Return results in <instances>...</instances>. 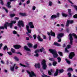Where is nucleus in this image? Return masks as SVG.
I'll list each match as a JSON object with an SVG mask.
<instances>
[{
	"label": "nucleus",
	"mask_w": 77,
	"mask_h": 77,
	"mask_svg": "<svg viewBox=\"0 0 77 77\" xmlns=\"http://www.w3.org/2000/svg\"><path fill=\"white\" fill-rule=\"evenodd\" d=\"M72 36H74L75 38V39H77V36H76V35L75 34H69V36H70V37L69 38V39L70 40V42H69V44L70 45H67V48H71V46L72 45V40H73V39L72 38Z\"/></svg>",
	"instance_id": "1"
},
{
	"label": "nucleus",
	"mask_w": 77,
	"mask_h": 77,
	"mask_svg": "<svg viewBox=\"0 0 77 77\" xmlns=\"http://www.w3.org/2000/svg\"><path fill=\"white\" fill-rule=\"evenodd\" d=\"M49 51L52 54L54 58H57L58 57V54H57V52H56V50L49 49Z\"/></svg>",
	"instance_id": "2"
},
{
	"label": "nucleus",
	"mask_w": 77,
	"mask_h": 77,
	"mask_svg": "<svg viewBox=\"0 0 77 77\" xmlns=\"http://www.w3.org/2000/svg\"><path fill=\"white\" fill-rule=\"evenodd\" d=\"M13 22L14 24L16 23V21H11V23H10L6 22L4 25V26L5 28L6 29H7V27H8V26H9L10 28H12V24L13 23Z\"/></svg>",
	"instance_id": "3"
},
{
	"label": "nucleus",
	"mask_w": 77,
	"mask_h": 77,
	"mask_svg": "<svg viewBox=\"0 0 77 77\" xmlns=\"http://www.w3.org/2000/svg\"><path fill=\"white\" fill-rule=\"evenodd\" d=\"M45 60H43L42 62V68L43 69L45 70L47 67V66L46 65V63H45Z\"/></svg>",
	"instance_id": "4"
},
{
	"label": "nucleus",
	"mask_w": 77,
	"mask_h": 77,
	"mask_svg": "<svg viewBox=\"0 0 77 77\" xmlns=\"http://www.w3.org/2000/svg\"><path fill=\"white\" fill-rule=\"evenodd\" d=\"M27 72L29 75V77H36V74H35L34 72L31 71V72H29V71L27 70Z\"/></svg>",
	"instance_id": "5"
},
{
	"label": "nucleus",
	"mask_w": 77,
	"mask_h": 77,
	"mask_svg": "<svg viewBox=\"0 0 77 77\" xmlns=\"http://www.w3.org/2000/svg\"><path fill=\"white\" fill-rule=\"evenodd\" d=\"M18 26L20 27H24V22L23 20L19 21L18 22Z\"/></svg>",
	"instance_id": "6"
},
{
	"label": "nucleus",
	"mask_w": 77,
	"mask_h": 77,
	"mask_svg": "<svg viewBox=\"0 0 77 77\" xmlns=\"http://www.w3.org/2000/svg\"><path fill=\"white\" fill-rule=\"evenodd\" d=\"M75 54L74 52H71L69 54V57L70 59H72L73 57H74Z\"/></svg>",
	"instance_id": "7"
},
{
	"label": "nucleus",
	"mask_w": 77,
	"mask_h": 77,
	"mask_svg": "<svg viewBox=\"0 0 77 77\" xmlns=\"http://www.w3.org/2000/svg\"><path fill=\"white\" fill-rule=\"evenodd\" d=\"M47 34L49 35V36H50L51 34V36H53L54 37L55 35V33L54 32H53L52 30L51 31L50 33L49 32H48Z\"/></svg>",
	"instance_id": "8"
},
{
	"label": "nucleus",
	"mask_w": 77,
	"mask_h": 77,
	"mask_svg": "<svg viewBox=\"0 0 77 77\" xmlns=\"http://www.w3.org/2000/svg\"><path fill=\"white\" fill-rule=\"evenodd\" d=\"M44 48H42L41 49H40V50H37L35 51V53H39V51H40L41 53H42L43 51H44Z\"/></svg>",
	"instance_id": "9"
},
{
	"label": "nucleus",
	"mask_w": 77,
	"mask_h": 77,
	"mask_svg": "<svg viewBox=\"0 0 77 77\" xmlns=\"http://www.w3.org/2000/svg\"><path fill=\"white\" fill-rule=\"evenodd\" d=\"M26 29L27 31H28V32H26V34L29 36V33H31V30L29 29V26L28 25L26 26Z\"/></svg>",
	"instance_id": "10"
},
{
	"label": "nucleus",
	"mask_w": 77,
	"mask_h": 77,
	"mask_svg": "<svg viewBox=\"0 0 77 77\" xmlns=\"http://www.w3.org/2000/svg\"><path fill=\"white\" fill-rule=\"evenodd\" d=\"M29 26L30 28L31 29H33V28H34V25L33 24V22H30L29 23Z\"/></svg>",
	"instance_id": "11"
},
{
	"label": "nucleus",
	"mask_w": 77,
	"mask_h": 77,
	"mask_svg": "<svg viewBox=\"0 0 77 77\" xmlns=\"http://www.w3.org/2000/svg\"><path fill=\"white\" fill-rule=\"evenodd\" d=\"M63 34L62 33L58 34L57 39H60V38H62V37H63Z\"/></svg>",
	"instance_id": "12"
},
{
	"label": "nucleus",
	"mask_w": 77,
	"mask_h": 77,
	"mask_svg": "<svg viewBox=\"0 0 77 77\" xmlns=\"http://www.w3.org/2000/svg\"><path fill=\"white\" fill-rule=\"evenodd\" d=\"M15 65H16V64H14L13 67L11 66L10 67V70H11V71H14V68Z\"/></svg>",
	"instance_id": "13"
},
{
	"label": "nucleus",
	"mask_w": 77,
	"mask_h": 77,
	"mask_svg": "<svg viewBox=\"0 0 77 77\" xmlns=\"http://www.w3.org/2000/svg\"><path fill=\"white\" fill-rule=\"evenodd\" d=\"M37 38L39 41H40V42H42V41H43V39H42L39 35H38Z\"/></svg>",
	"instance_id": "14"
},
{
	"label": "nucleus",
	"mask_w": 77,
	"mask_h": 77,
	"mask_svg": "<svg viewBox=\"0 0 77 77\" xmlns=\"http://www.w3.org/2000/svg\"><path fill=\"white\" fill-rule=\"evenodd\" d=\"M14 47L16 49H18L20 48H21V46L19 45H14Z\"/></svg>",
	"instance_id": "15"
},
{
	"label": "nucleus",
	"mask_w": 77,
	"mask_h": 77,
	"mask_svg": "<svg viewBox=\"0 0 77 77\" xmlns=\"http://www.w3.org/2000/svg\"><path fill=\"white\" fill-rule=\"evenodd\" d=\"M24 50H26V51H30V49L28 48L26 46H25L24 47Z\"/></svg>",
	"instance_id": "16"
},
{
	"label": "nucleus",
	"mask_w": 77,
	"mask_h": 77,
	"mask_svg": "<svg viewBox=\"0 0 77 77\" xmlns=\"http://www.w3.org/2000/svg\"><path fill=\"white\" fill-rule=\"evenodd\" d=\"M11 5V2H7V5H6L7 7L9 8H11V6L9 5Z\"/></svg>",
	"instance_id": "17"
},
{
	"label": "nucleus",
	"mask_w": 77,
	"mask_h": 77,
	"mask_svg": "<svg viewBox=\"0 0 77 77\" xmlns=\"http://www.w3.org/2000/svg\"><path fill=\"white\" fill-rule=\"evenodd\" d=\"M58 74H59V70L58 69H57L56 72L54 74V76H56V75H57Z\"/></svg>",
	"instance_id": "18"
},
{
	"label": "nucleus",
	"mask_w": 77,
	"mask_h": 77,
	"mask_svg": "<svg viewBox=\"0 0 77 77\" xmlns=\"http://www.w3.org/2000/svg\"><path fill=\"white\" fill-rule=\"evenodd\" d=\"M27 45L29 48H32V47H33L32 44L31 43H28Z\"/></svg>",
	"instance_id": "19"
},
{
	"label": "nucleus",
	"mask_w": 77,
	"mask_h": 77,
	"mask_svg": "<svg viewBox=\"0 0 77 77\" xmlns=\"http://www.w3.org/2000/svg\"><path fill=\"white\" fill-rule=\"evenodd\" d=\"M57 17V16L55 15H53L51 16V19H54V18H56Z\"/></svg>",
	"instance_id": "20"
},
{
	"label": "nucleus",
	"mask_w": 77,
	"mask_h": 77,
	"mask_svg": "<svg viewBox=\"0 0 77 77\" xmlns=\"http://www.w3.org/2000/svg\"><path fill=\"white\" fill-rule=\"evenodd\" d=\"M20 15H22V16H27V14L25 13H20Z\"/></svg>",
	"instance_id": "21"
},
{
	"label": "nucleus",
	"mask_w": 77,
	"mask_h": 77,
	"mask_svg": "<svg viewBox=\"0 0 77 77\" xmlns=\"http://www.w3.org/2000/svg\"><path fill=\"white\" fill-rule=\"evenodd\" d=\"M54 44L55 45H57V46H60V44H59V43L57 42H54Z\"/></svg>",
	"instance_id": "22"
},
{
	"label": "nucleus",
	"mask_w": 77,
	"mask_h": 77,
	"mask_svg": "<svg viewBox=\"0 0 77 77\" xmlns=\"http://www.w3.org/2000/svg\"><path fill=\"white\" fill-rule=\"evenodd\" d=\"M65 60H66V62L69 65L70 64V63H71V62H70V61L69 60H68V59H65Z\"/></svg>",
	"instance_id": "23"
},
{
	"label": "nucleus",
	"mask_w": 77,
	"mask_h": 77,
	"mask_svg": "<svg viewBox=\"0 0 77 77\" xmlns=\"http://www.w3.org/2000/svg\"><path fill=\"white\" fill-rule=\"evenodd\" d=\"M57 59L58 60V62L59 63H60L61 62V58L60 57H58L57 58Z\"/></svg>",
	"instance_id": "24"
},
{
	"label": "nucleus",
	"mask_w": 77,
	"mask_h": 77,
	"mask_svg": "<svg viewBox=\"0 0 77 77\" xmlns=\"http://www.w3.org/2000/svg\"><path fill=\"white\" fill-rule=\"evenodd\" d=\"M6 50H8V48L7 47V45H5L4 46V48L3 50H6Z\"/></svg>",
	"instance_id": "25"
},
{
	"label": "nucleus",
	"mask_w": 77,
	"mask_h": 77,
	"mask_svg": "<svg viewBox=\"0 0 77 77\" xmlns=\"http://www.w3.org/2000/svg\"><path fill=\"white\" fill-rule=\"evenodd\" d=\"M62 14L63 17H66L68 15L67 14H65L64 13H62Z\"/></svg>",
	"instance_id": "26"
},
{
	"label": "nucleus",
	"mask_w": 77,
	"mask_h": 77,
	"mask_svg": "<svg viewBox=\"0 0 77 77\" xmlns=\"http://www.w3.org/2000/svg\"><path fill=\"white\" fill-rule=\"evenodd\" d=\"M49 59L50 60H51V61H54V58L49 57Z\"/></svg>",
	"instance_id": "27"
},
{
	"label": "nucleus",
	"mask_w": 77,
	"mask_h": 77,
	"mask_svg": "<svg viewBox=\"0 0 77 77\" xmlns=\"http://www.w3.org/2000/svg\"><path fill=\"white\" fill-rule=\"evenodd\" d=\"M68 22H69V23L70 24H72V23H73L74 22L73 21V20H67Z\"/></svg>",
	"instance_id": "28"
},
{
	"label": "nucleus",
	"mask_w": 77,
	"mask_h": 77,
	"mask_svg": "<svg viewBox=\"0 0 77 77\" xmlns=\"http://www.w3.org/2000/svg\"><path fill=\"white\" fill-rule=\"evenodd\" d=\"M20 65L21 66H23V67H27V66H26L24 65H23V64H22L21 63H20Z\"/></svg>",
	"instance_id": "29"
},
{
	"label": "nucleus",
	"mask_w": 77,
	"mask_h": 77,
	"mask_svg": "<svg viewBox=\"0 0 77 77\" xmlns=\"http://www.w3.org/2000/svg\"><path fill=\"white\" fill-rule=\"evenodd\" d=\"M73 71V70L72 69V68H69L67 69V71Z\"/></svg>",
	"instance_id": "30"
},
{
	"label": "nucleus",
	"mask_w": 77,
	"mask_h": 77,
	"mask_svg": "<svg viewBox=\"0 0 77 77\" xmlns=\"http://www.w3.org/2000/svg\"><path fill=\"white\" fill-rule=\"evenodd\" d=\"M57 64V62L54 61L53 62V65L54 66H56Z\"/></svg>",
	"instance_id": "31"
},
{
	"label": "nucleus",
	"mask_w": 77,
	"mask_h": 77,
	"mask_svg": "<svg viewBox=\"0 0 77 77\" xmlns=\"http://www.w3.org/2000/svg\"><path fill=\"white\" fill-rule=\"evenodd\" d=\"M11 50L12 53H16V52H15V50H14V49L13 48H11Z\"/></svg>",
	"instance_id": "32"
},
{
	"label": "nucleus",
	"mask_w": 77,
	"mask_h": 77,
	"mask_svg": "<svg viewBox=\"0 0 77 77\" xmlns=\"http://www.w3.org/2000/svg\"><path fill=\"white\" fill-rule=\"evenodd\" d=\"M15 15V14H10V16L11 17H14Z\"/></svg>",
	"instance_id": "33"
},
{
	"label": "nucleus",
	"mask_w": 77,
	"mask_h": 77,
	"mask_svg": "<svg viewBox=\"0 0 77 77\" xmlns=\"http://www.w3.org/2000/svg\"><path fill=\"white\" fill-rule=\"evenodd\" d=\"M64 71L63 69H60L59 71V72L60 73H62Z\"/></svg>",
	"instance_id": "34"
},
{
	"label": "nucleus",
	"mask_w": 77,
	"mask_h": 77,
	"mask_svg": "<svg viewBox=\"0 0 77 77\" xmlns=\"http://www.w3.org/2000/svg\"><path fill=\"white\" fill-rule=\"evenodd\" d=\"M14 59H15V60H17V61H18L19 60V59L17 57H14Z\"/></svg>",
	"instance_id": "35"
},
{
	"label": "nucleus",
	"mask_w": 77,
	"mask_h": 77,
	"mask_svg": "<svg viewBox=\"0 0 77 77\" xmlns=\"http://www.w3.org/2000/svg\"><path fill=\"white\" fill-rule=\"evenodd\" d=\"M49 6H52V2L50 1L48 3Z\"/></svg>",
	"instance_id": "36"
},
{
	"label": "nucleus",
	"mask_w": 77,
	"mask_h": 77,
	"mask_svg": "<svg viewBox=\"0 0 77 77\" xmlns=\"http://www.w3.org/2000/svg\"><path fill=\"white\" fill-rule=\"evenodd\" d=\"M42 77H48V76L47 75H45V74L43 73V75H42Z\"/></svg>",
	"instance_id": "37"
},
{
	"label": "nucleus",
	"mask_w": 77,
	"mask_h": 77,
	"mask_svg": "<svg viewBox=\"0 0 77 77\" xmlns=\"http://www.w3.org/2000/svg\"><path fill=\"white\" fill-rule=\"evenodd\" d=\"M65 53H69V51L68 50L67 48H65Z\"/></svg>",
	"instance_id": "38"
},
{
	"label": "nucleus",
	"mask_w": 77,
	"mask_h": 77,
	"mask_svg": "<svg viewBox=\"0 0 77 77\" xmlns=\"http://www.w3.org/2000/svg\"><path fill=\"white\" fill-rule=\"evenodd\" d=\"M37 68L38 69L40 68V64L39 63H37Z\"/></svg>",
	"instance_id": "39"
},
{
	"label": "nucleus",
	"mask_w": 77,
	"mask_h": 77,
	"mask_svg": "<svg viewBox=\"0 0 77 77\" xmlns=\"http://www.w3.org/2000/svg\"><path fill=\"white\" fill-rule=\"evenodd\" d=\"M3 9L7 13H8V10H7V9H6V8H5L3 7Z\"/></svg>",
	"instance_id": "40"
},
{
	"label": "nucleus",
	"mask_w": 77,
	"mask_h": 77,
	"mask_svg": "<svg viewBox=\"0 0 77 77\" xmlns=\"http://www.w3.org/2000/svg\"><path fill=\"white\" fill-rule=\"evenodd\" d=\"M58 53L61 56H63V55H62V52H59Z\"/></svg>",
	"instance_id": "41"
},
{
	"label": "nucleus",
	"mask_w": 77,
	"mask_h": 77,
	"mask_svg": "<svg viewBox=\"0 0 77 77\" xmlns=\"http://www.w3.org/2000/svg\"><path fill=\"white\" fill-rule=\"evenodd\" d=\"M7 53L9 54V55H11L12 54V52H8Z\"/></svg>",
	"instance_id": "42"
},
{
	"label": "nucleus",
	"mask_w": 77,
	"mask_h": 77,
	"mask_svg": "<svg viewBox=\"0 0 77 77\" xmlns=\"http://www.w3.org/2000/svg\"><path fill=\"white\" fill-rule=\"evenodd\" d=\"M37 47H38V45L37 44H36V45H35L33 47L34 48H37Z\"/></svg>",
	"instance_id": "43"
},
{
	"label": "nucleus",
	"mask_w": 77,
	"mask_h": 77,
	"mask_svg": "<svg viewBox=\"0 0 77 77\" xmlns=\"http://www.w3.org/2000/svg\"><path fill=\"white\" fill-rule=\"evenodd\" d=\"M5 28H6L4 26H4H0V29H5Z\"/></svg>",
	"instance_id": "44"
},
{
	"label": "nucleus",
	"mask_w": 77,
	"mask_h": 77,
	"mask_svg": "<svg viewBox=\"0 0 77 77\" xmlns=\"http://www.w3.org/2000/svg\"><path fill=\"white\" fill-rule=\"evenodd\" d=\"M68 75H69L68 77H71V74L70 73H68Z\"/></svg>",
	"instance_id": "45"
},
{
	"label": "nucleus",
	"mask_w": 77,
	"mask_h": 77,
	"mask_svg": "<svg viewBox=\"0 0 77 77\" xmlns=\"http://www.w3.org/2000/svg\"><path fill=\"white\" fill-rule=\"evenodd\" d=\"M35 9H36V7L35 6H33L32 8V10H33V11H35Z\"/></svg>",
	"instance_id": "46"
},
{
	"label": "nucleus",
	"mask_w": 77,
	"mask_h": 77,
	"mask_svg": "<svg viewBox=\"0 0 77 77\" xmlns=\"http://www.w3.org/2000/svg\"><path fill=\"white\" fill-rule=\"evenodd\" d=\"M73 17L74 18H77V14H75L73 16Z\"/></svg>",
	"instance_id": "47"
},
{
	"label": "nucleus",
	"mask_w": 77,
	"mask_h": 77,
	"mask_svg": "<svg viewBox=\"0 0 77 77\" xmlns=\"http://www.w3.org/2000/svg\"><path fill=\"white\" fill-rule=\"evenodd\" d=\"M48 74L50 75H51V72L50 71H48Z\"/></svg>",
	"instance_id": "48"
},
{
	"label": "nucleus",
	"mask_w": 77,
	"mask_h": 77,
	"mask_svg": "<svg viewBox=\"0 0 77 77\" xmlns=\"http://www.w3.org/2000/svg\"><path fill=\"white\" fill-rule=\"evenodd\" d=\"M16 54H20V55H21L22 54L21 53L19 52H16Z\"/></svg>",
	"instance_id": "49"
},
{
	"label": "nucleus",
	"mask_w": 77,
	"mask_h": 77,
	"mask_svg": "<svg viewBox=\"0 0 77 77\" xmlns=\"http://www.w3.org/2000/svg\"><path fill=\"white\" fill-rule=\"evenodd\" d=\"M33 38L34 39H36V35H33Z\"/></svg>",
	"instance_id": "50"
},
{
	"label": "nucleus",
	"mask_w": 77,
	"mask_h": 77,
	"mask_svg": "<svg viewBox=\"0 0 77 77\" xmlns=\"http://www.w3.org/2000/svg\"><path fill=\"white\" fill-rule=\"evenodd\" d=\"M0 1H1L0 3L1 5H3V2L2 0H0Z\"/></svg>",
	"instance_id": "51"
},
{
	"label": "nucleus",
	"mask_w": 77,
	"mask_h": 77,
	"mask_svg": "<svg viewBox=\"0 0 77 77\" xmlns=\"http://www.w3.org/2000/svg\"><path fill=\"white\" fill-rule=\"evenodd\" d=\"M69 23L68 21L67 20V23L66 24V26H69Z\"/></svg>",
	"instance_id": "52"
},
{
	"label": "nucleus",
	"mask_w": 77,
	"mask_h": 77,
	"mask_svg": "<svg viewBox=\"0 0 77 77\" xmlns=\"http://www.w3.org/2000/svg\"><path fill=\"white\" fill-rule=\"evenodd\" d=\"M34 56H36V57H38L39 54H35L34 55Z\"/></svg>",
	"instance_id": "53"
},
{
	"label": "nucleus",
	"mask_w": 77,
	"mask_h": 77,
	"mask_svg": "<svg viewBox=\"0 0 77 77\" xmlns=\"http://www.w3.org/2000/svg\"><path fill=\"white\" fill-rule=\"evenodd\" d=\"M13 34H14L15 35L17 34V32L16 31H13Z\"/></svg>",
	"instance_id": "54"
},
{
	"label": "nucleus",
	"mask_w": 77,
	"mask_h": 77,
	"mask_svg": "<svg viewBox=\"0 0 77 77\" xmlns=\"http://www.w3.org/2000/svg\"><path fill=\"white\" fill-rule=\"evenodd\" d=\"M68 11L69 12V13H71V9H68Z\"/></svg>",
	"instance_id": "55"
},
{
	"label": "nucleus",
	"mask_w": 77,
	"mask_h": 77,
	"mask_svg": "<svg viewBox=\"0 0 77 77\" xmlns=\"http://www.w3.org/2000/svg\"><path fill=\"white\" fill-rule=\"evenodd\" d=\"M30 3V0H28V1H27L26 2V3L27 4H29V3Z\"/></svg>",
	"instance_id": "56"
},
{
	"label": "nucleus",
	"mask_w": 77,
	"mask_h": 77,
	"mask_svg": "<svg viewBox=\"0 0 77 77\" xmlns=\"http://www.w3.org/2000/svg\"><path fill=\"white\" fill-rule=\"evenodd\" d=\"M3 46V44L1 43L0 44V49H1V48H2V47Z\"/></svg>",
	"instance_id": "57"
},
{
	"label": "nucleus",
	"mask_w": 77,
	"mask_h": 77,
	"mask_svg": "<svg viewBox=\"0 0 77 77\" xmlns=\"http://www.w3.org/2000/svg\"><path fill=\"white\" fill-rule=\"evenodd\" d=\"M43 37L44 39H46V37L45 35H43Z\"/></svg>",
	"instance_id": "58"
},
{
	"label": "nucleus",
	"mask_w": 77,
	"mask_h": 77,
	"mask_svg": "<svg viewBox=\"0 0 77 77\" xmlns=\"http://www.w3.org/2000/svg\"><path fill=\"white\" fill-rule=\"evenodd\" d=\"M57 17H59V13H57Z\"/></svg>",
	"instance_id": "59"
},
{
	"label": "nucleus",
	"mask_w": 77,
	"mask_h": 77,
	"mask_svg": "<svg viewBox=\"0 0 77 77\" xmlns=\"http://www.w3.org/2000/svg\"><path fill=\"white\" fill-rule=\"evenodd\" d=\"M18 68V67L17 66H16L15 67H14V69H17Z\"/></svg>",
	"instance_id": "60"
},
{
	"label": "nucleus",
	"mask_w": 77,
	"mask_h": 77,
	"mask_svg": "<svg viewBox=\"0 0 77 77\" xmlns=\"http://www.w3.org/2000/svg\"><path fill=\"white\" fill-rule=\"evenodd\" d=\"M14 19H15V20H18L19 19L18 18V17H16L14 18Z\"/></svg>",
	"instance_id": "61"
},
{
	"label": "nucleus",
	"mask_w": 77,
	"mask_h": 77,
	"mask_svg": "<svg viewBox=\"0 0 77 77\" xmlns=\"http://www.w3.org/2000/svg\"><path fill=\"white\" fill-rule=\"evenodd\" d=\"M1 62L2 64H4L5 63V62L3 61V60H2L1 61Z\"/></svg>",
	"instance_id": "62"
},
{
	"label": "nucleus",
	"mask_w": 77,
	"mask_h": 77,
	"mask_svg": "<svg viewBox=\"0 0 77 77\" xmlns=\"http://www.w3.org/2000/svg\"><path fill=\"white\" fill-rule=\"evenodd\" d=\"M37 65H38V64H35V68H37Z\"/></svg>",
	"instance_id": "63"
},
{
	"label": "nucleus",
	"mask_w": 77,
	"mask_h": 77,
	"mask_svg": "<svg viewBox=\"0 0 77 77\" xmlns=\"http://www.w3.org/2000/svg\"><path fill=\"white\" fill-rule=\"evenodd\" d=\"M4 71L5 72H8V71L6 69H4Z\"/></svg>",
	"instance_id": "64"
}]
</instances>
